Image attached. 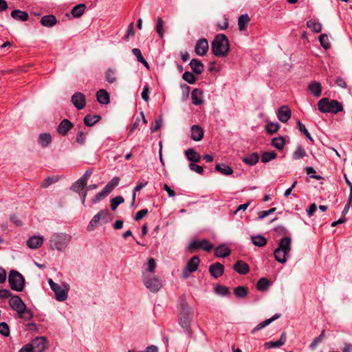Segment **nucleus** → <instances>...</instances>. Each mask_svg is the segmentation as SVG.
Here are the masks:
<instances>
[{
	"label": "nucleus",
	"instance_id": "nucleus-1",
	"mask_svg": "<svg viewBox=\"0 0 352 352\" xmlns=\"http://www.w3.org/2000/svg\"><path fill=\"white\" fill-rule=\"evenodd\" d=\"M177 320L180 327L189 336L192 335L191 322L193 317V309L187 302L184 296H180L177 305Z\"/></svg>",
	"mask_w": 352,
	"mask_h": 352
},
{
	"label": "nucleus",
	"instance_id": "nucleus-2",
	"mask_svg": "<svg viewBox=\"0 0 352 352\" xmlns=\"http://www.w3.org/2000/svg\"><path fill=\"white\" fill-rule=\"evenodd\" d=\"M212 52L217 57H225L230 50V45L228 37L223 34H218L215 36L211 45Z\"/></svg>",
	"mask_w": 352,
	"mask_h": 352
},
{
	"label": "nucleus",
	"instance_id": "nucleus-3",
	"mask_svg": "<svg viewBox=\"0 0 352 352\" xmlns=\"http://www.w3.org/2000/svg\"><path fill=\"white\" fill-rule=\"evenodd\" d=\"M292 239L289 236L282 238L278 243V246L274 251V256L276 261L285 263L291 251Z\"/></svg>",
	"mask_w": 352,
	"mask_h": 352
},
{
	"label": "nucleus",
	"instance_id": "nucleus-4",
	"mask_svg": "<svg viewBox=\"0 0 352 352\" xmlns=\"http://www.w3.org/2000/svg\"><path fill=\"white\" fill-rule=\"evenodd\" d=\"M72 236L66 233H53L49 240V245L51 250H56L59 252H63L69 242Z\"/></svg>",
	"mask_w": 352,
	"mask_h": 352
},
{
	"label": "nucleus",
	"instance_id": "nucleus-5",
	"mask_svg": "<svg viewBox=\"0 0 352 352\" xmlns=\"http://www.w3.org/2000/svg\"><path fill=\"white\" fill-rule=\"evenodd\" d=\"M318 110L322 113H338L343 110L342 105L336 100H329L327 98L320 99L318 102Z\"/></svg>",
	"mask_w": 352,
	"mask_h": 352
},
{
	"label": "nucleus",
	"instance_id": "nucleus-6",
	"mask_svg": "<svg viewBox=\"0 0 352 352\" xmlns=\"http://www.w3.org/2000/svg\"><path fill=\"white\" fill-rule=\"evenodd\" d=\"M48 283L51 289L55 294L56 299L58 301L63 302L67 300L68 292L69 291V286L67 283L63 284V287L54 283L51 278L48 280Z\"/></svg>",
	"mask_w": 352,
	"mask_h": 352
},
{
	"label": "nucleus",
	"instance_id": "nucleus-7",
	"mask_svg": "<svg viewBox=\"0 0 352 352\" xmlns=\"http://www.w3.org/2000/svg\"><path fill=\"white\" fill-rule=\"evenodd\" d=\"M9 285L12 290L23 291L25 285V278L19 272L11 270L8 276Z\"/></svg>",
	"mask_w": 352,
	"mask_h": 352
},
{
	"label": "nucleus",
	"instance_id": "nucleus-8",
	"mask_svg": "<svg viewBox=\"0 0 352 352\" xmlns=\"http://www.w3.org/2000/svg\"><path fill=\"white\" fill-rule=\"evenodd\" d=\"M142 278L144 286L153 293L157 292L162 287V282L157 276L142 274Z\"/></svg>",
	"mask_w": 352,
	"mask_h": 352
},
{
	"label": "nucleus",
	"instance_id": "nucleus-9",
	"mask_svg": "<svg viewBox=\"0 0 352 352\" xmlns=\"http://www.w3.org/2000/svg\"><path fill=\"white\" fill-rule=\"evenodd\" d=\"M93 173V170L91 168H89L85 171L83 175L78 179L71 187V189L78 194H80V192L82 191L85 186L87 185L88 179L91 177Z\"/></svg>",
	"mask_w": 352,
	"mask_h": 352
},
{
	"label": "nucleus",
	"instance_id": "nucleus-10",
	"mask_svg": "<svg viewBox=\"0 0 352 352\" xmlns=\"http://www.w3.org/2000/svg\"><path fill=\"white\" fill-rule=\"evenodd\" d=\"M200 259L199 256H192L187 263L186 266L182 270V277L187 279L190 276V274L197 271L199 264Z\"/></svg>",
	"mask_w": 352,
	"mask_h": 352
},
{
	"label": "nucleus",
	"instance_id": "nucleus-11",
	"mask_svg": "<svg viewBox=\"0 0 352 352\" xmlns=\"http://www.w3.org/2000/svg\"><path fill=\"white\" fill-rule=\"evenodd\" d=\"M47 340L43 336L36 337L29 343L34 352H44L47 349Z\"/></svg>",
	"mask_w": 352,
	"mask_h": 352
},
{
	"label": "nucleus",
	"instance_id": "nucleus-12",
	"mask_svg": "<svg viewBox=\"0 0 352 352\" xmlns=\"http://www.w3.org/2000/svg\"><path fill=\"white\" fill-rule=\"evenodd\" d=\"M213 248L212 244H211L208 240L204 239L201 241L195 240L192 241L188 245V250L192 252L194 250L202 249L206 252H209Z\"/></svg>",
	"mask_w": 352,
	"mask_h": 352
},
{
	"label": "nucleus",
	"instance_id": "nucleus-13",
	"mask_svg": "<svg viewBox=\"0 0 352 352\" xmlns=\"http://www.w3.org/2000/svg\"><path fill=\"white\" fill-rule=\"evenodd\" d=\"M9 305L17 313L22 312L26 308L25 304L19 296H12L9 300Z\"/></svg>",
	"mask_w": 352,
	"mask_h": 352
},
{
	"label": "nucleus",
	"instance_id": "nucleus-14",
	"mask_svg": "<svg viewBox=\"0 0 352 352\" xmlns=\"http://www.w3.org/2000/svg\"><path fill=\"white\" fill-rule=\"evenodd\" d=\"M72 102L78 110H81L85 108L86 105V99L85 95L81 92H76L72 96Z\"/></svg>",
	"mask_w": 352,
	"mask_h": 352
},
{
	"label": "nucleus",
	"instance_id": "nucleus-15",
	"mask_svg": "<svg viewBox=\"0 0 352 352\" xmlns=\"http://www.w3.org/2000/svg\"><path fill=\"white\" fill-rule=\"evenodd\" d=\"M209 49L208 43L206 38L199 39L195 47V52L199 56L206 54Z\"/></svg>",
	"mask_w": 352,
	"mask_h": 352
},
{
	"label": "nucleus",
	"instance_id": "nucleus-16",
	"mask_svg": "<svg viewBox=\"0 0 352 352\" xmlns=\"http://www.w3.org/2000/svg\"><path fill=\"white\" fill-rule=\"evenodd\" d=\"M74 127V124L68 119L63 120L57 127V132L60 135L65 136Z\"/></svg>",
	"mask_w": 352,
	"mask_h": 352
},
{
	"label": "nucleus",
	"instance_id": "nucleus-17",
	"mask_svg": "<svg viewBox=\"0 0 352 352\" xmlns=\"http://www.w3.org/2000/svg\"><path fill=\"white\" fill-rule=\"evenodd\" d=\"M291 116V110L286 105L280 107L278 110L277 117L283 123L287 122L290 119Z\"/></svg>",
	"mask_w": 352,
	"mask_h": 352
},
{
	"label": "nucleus",
	"instance_id": "nucleus-18",
	"mask_svg": "<svg viewBox=\"0 0 352 352\" xmlns=\"http://www.w3.org/2000/svg\"><path fill=\"white\" fill-rule=\"evenodd\" d=\"M209 272L214 278L221 276L224 272V266L220 263H215L209 267Z\"/></svg>",
	"mask_w": 352,
	"mask_h": 352
},
{
	"label": "nucleus",
	"instance_id": "nucleus-19",
	"mask_svg": "<svg viewBox=\"0 0 352 352\" xmlns=\"http://www.w3.org/2000/svg\"><path fill=\"white\" fill-rule=\"evenodd\" d=\"M43 241L44 238L42 236H32L28 239L26 244L31 249H37L43 244Z\"/></svg>",
	"mask_w": 352,
	"mask_h": 352
},
{
	"label": "nucleus",
	"instance_id": "nucleus-20",
	"mask_svg": "<svg viewBox=\"0 0 352 352\" xmlns=\"http://www.w3.org/2000/svg\"><path fill=\"white\" fill-rule=\"evenodd\" d=\"M233 269L240 274H247L250 271V267L248 263L243 261H237L233 266Z\"/></svg>",
	"mask_w": 352,
	"mask_h": 352
},
{
	"label": "nucleus",
	"instance_id": "nucleus-21",
	"mask_svg": "<svg viewBox=\"0 0 352 352\" xmlns=\"http://www.w3.org/2000/svg\"><path fill=\"white\" fill-rule=\"evenodd\" d=\"M287 340V336L286 333L283 332L282 333L280 338L277 341H270L267 342H265L264 344L265 348L270 349V348H276L279 347L282 345H283L286 342Z\"/></svg>",
	"mask_w": 352,
	"mask_h": 352
},
{
	"label": "nucleus",
	"instance_id": "nucleus-22",
	"mask_svg": "<svg viewBox=\"0 0 352 352\" xmlns=\"http://www.w3.org/2000/svg\"><path fill=\"white\" fill-rule=\"evenodd\" d=\"M280 317V314H274L272 317H271L270 318H268L264 321H263L262 322L259 323L258 325H256L251 331V333L254 334L255 333L256 331L263 329L264 327H267V325H269L270 324H271L273 321H274L275 320L279 318Z\"/></svg>",
	"mask_w": 352,
	"mask_h": 352
},
{
	"label": "nucleus",
	"instance_id": "nucleus-23",
	"mask_svg": "<svg viewBox=\"0 0 352 352\" xmlns=\"http://www.w3.org/2000/svg\"><path fill=\"white\" fill-rule=\"evenodd\" d=\"M10 15L14 20L22 22L27 21L29 19L28 12L20 10H14Z\"/></svg>",
	"mask_w": 352,
	"mask_h": 352
},
{
	"label": "nucleus",
	"instance_id": "nucleus-24",
	"mask_svg": "<svg viewBox=\"0 0 352 352\" xmlns=\"http://www.w3.org/2000/svg\"><path fill=\"white\" fill-rule=\"evenodd\" d=\"M189 65L193 72L196 74H201L204 70V64L198 59H192Z\"/></svg>",
	"mask_w": 352,
	"mask_h": 352
},
{
	"label": "nucleus",
	"instance_id": "nucleus-25",
	"mask_svg": "<svg viewBox=\"0 0 352 352\" xmlns=\"http://www.w3.org/2000/svg\"><path fill=\"white\" fill-rule=\"evenodd\" d=\"M204 137V130L199 125L191 127V138L195 141H200Z\"/></svg>",
	"mask_w": 352,
	"mask_h": 352
},
{
	"label": "nucleus",
	"instance_id": "nucleus-26",
	"mask_svg": "<svg viewBox=\"0 0 352 352\" xmlns=\"http://www.w3.org/2000/svg\"><path fill=\"white\" fill-rule=\"evenodd\" d=\"M96 97L98 102L100 104H107L110 102L109 95L105 89H101L98 90Z\"/></svg>",
	"mask_w": 352,
	"mask_h": 352
},
{
	"label": "nucleus",
	"instance_id": "nucleus-27",
	"mask_svg": "<svg viewBox=\"0 0 352 352\" xmlns=\"http://www.w3.org/2000/svg\"><path fill=\"white\" fill-rule=\"evenodd\" d=\"M203 91L200 89H194L191 93L192 103L199 105L203 103Z\"/></svg>",
	"mask_w": 352,
	"mask_h": 352
},
{
	"label": "nucleus",
	"instance_id": "nucleus-28",
	"mask_svg": "<svg viewBox=\"0 0 352 352\" xmlns=\"http://www.w3.org/2000/svg\"><path fill=\"white\" fill-rule=\"evenodd\" d=\"M57 20L55 16L50 14L43 16L41 19V23L47 28H51L56 25Z\"/></svg>",
	"mask_w": 352,
	"mask_h": 352
},
{
	"label": "nucleus",
	"instance_id": "nucleus-29",
	"mask_svg": "<svg viewBox=\"0 0 352 352\" xmlns=\"http://www.w3.org/2000/svg\"><path fill=\"white\" fill-rule=\"evenodd\" d=\"M38 142L42 147L48 146L52 142V136L48 133H41L38 138Z\"/></svg>",
	"mask_w": 352,
	"mask_h": 352
},
{
	"label": "nucleus",
	"instance_id": "nucleus-30",
	"mask_svg": "<svg viewBox=\"0 0 352 352\" xmlns=\"http://www.w3.org/2000/svg\"><path fill=\"white\" fill-rule=\"evenodd\" d=\"M230 254V250L224 245H219L214 250V255L218 258L226 257L229 256Z\"/></svg>",
	"mask_w": 352,
	"mask_h": 352
},
{
	"label": "nucleus",
	"instance_id": "nucleus-31",
	"mask_svg": "<svg viewBox=\"0 0 352 352\" xmlns=\"http://www.w3.org/2000/svg\"><path fill=\"white\" fill-rule=\"evenodd\" d=\"M308 90L316 97H319L321 95L322 87L321 85L316 81L311 82L308 85Z\"/></svg>",
	"mask_w": 352,
	"mask_h": 352
},
{
	"label": "nucleus",
	"instance_id": "nucleus-32",
	"mask_svg": "<svg viewBox=\"0 0 352 352\" xmlns=\"http://www.w3.org/2000/svg\"><path fill=\"white\" fill-rule=\"evenodd\" d=\"M101 119L100 116L88 114L84 118V124L87 126H92Z\"/></svg>",
	"mask_w": 352,
	"mask_h": 352
},
{
	"label": "nucleus",
	"instance_id": "nucleus-33",
	"mask_svg": "<svg viewBox=\"0 0 352 352\" xmlns=\"http://www.w3.org/2000/svg\"><path fill=\"white\" fill-rule=\"evenodd\" d=\"M185 153L189 161L192 162H199L200 161V155L197 153L193 148H190L187 149Z\"/></svg>",
	"mask_w": 352,
	"mask_h": 352
},
{
	"label": "nucleus",
	"instance_id": "nucleus-34",
	"mask_svg": "<svg viewBox=\"0 0 352 352\" xmlns=\"http://www.w3.org/2000/svg\"><path fill=\"white\" fill-rule=\"evenodd\" d=\"M215 170L224 175H230L233 172L232 168L225 164H217L215 166Z\"/></svg>",
	"mask_w": 352,
	"mask_h": 352
},
{
	"label": "nucleus",
	"instance_id": "nucleus-35",
	"mask_svg": "<svg viewBox=\"0 0 352 352\" xmlns=\"http://www.w3.org/2000/svg\"><path fill=\"white\" fill-rule=\"evenodd\" d=\"M85 9L86 6L83 3H80L75 6L72 8L71 13L74 17L78 18L84 14Z\"/></svg>",
	"mask_w": 352,
	"mask_h": 352
},
{
	"label": "nucleus",
	"instance_id": "nucleus-36",
	"mask_svg": "<svg viewBox=\"0 0 352 352\" xmlns=\"http://www.w3.org/2000/svg\"><path fill=\"white\" fill-rule=\"evenodd\" d=\"M259 160V156L257 153H253L250 154V155L244 157L243 159V162L245 163L246 164L253 166L255 165Z\"/></svg>",
	"mask_w": 352,
	"mask_h": 352
},
{
	"label": "nucleus",
	"instance_id": "nucleus-37",
	"mask_svg": "<svg viewBox=\"0 0 352 352\" xmlns=\"http://www.w3.org/2000/svg\"><path fill=\"white\" fill-rule=\"evenodd\" d=\"M307 27L311 31L319 33L322 30V25L318 21L315 20H309L307 22Z\"/></svg>",
	"mask_w": 352,
	"mask_h": 352
},
{
	"label": "nucleus",
	"instance_id": "nucleus-38",
	"mask_svg": "<svg viewBox=\"0 0 352 352\" xmlns=\"http://www.w3.org/2000/svg\"><path fill=\"white\" fill-rule=\"evenodd\" d=\"M270 284V282L267 278H261L256 283V289L261 292L266 291L269 287Z\"/></svg>",
	"mask_w": 352,
	"mask_h": 352
},
{
	"label": "nucleus",
	"instance_id": "nucleus-39",
	"mask_svg": "<svg viewBox=\"0 0 352 352\" xmlns=\"http://www.w3.org/2000/svg\"><path fill=\"white\" fill-rule=\"evenodd\" d=\"M252 243L257 247H263L267 244V239L261 235L252 236Z\"/></svg>",
	"mask_w": 352,
	"mask_h": 352
},
{
	"label": "nucleus",
	"instance_id": "nucleus-40",
	"mask_svg": "<svg viewBox=\"0 0 352 352\" xmlns=\"http://www.w3.org/2000/svg\"><path fill=\"white\" fill-rule=\"evenodd\" d=\"M250 21V18L248 14H242L239 17L238 25L240 31H243L246 28L248 23Z\"/></svg>",
	"mask_w": 352,
	"mask_h": 352
},
{
	"label": "nucleus",
	"instance_id": "nucleus-41",
	"mask_svg": "<svg viewBox=\"0 0 352 352\" xmlns=\"http://www.w3.org/2000/svg\"><path fill=\"white\" fill-rule=\"evenodd\" d=\"M280 129V124L278 122H268L265 126L266 131L272 135L277 132Z\"/></svg>",
	"mask_w": 352,
	"mask_h": 352
},
{
	"label": "nucleus",
	"instance_id": "nucleus-42",
	"mask_svg": "<svg viewBox=\"0 0 352 352\" xmlns=\"http://www.w3.org/2000/svg\"><path fill=\"white\" fill-rule=\"evenodd\" d=\"M285 144V139L283 137L274 138L272 140V145L278 150L283 149Z\"/></svg>",
	"mask_w": 352,
	"mask_h": 352
},
{
	"label": "nucleus",
	"instance_id": "nucleus-43",
	"mask_svg": "<svg viewBox=\"0 0 352 352\" xmlns=\"http://www.w3.org/2000/svg\"><path fill=\"white\" fill-rule=\"evenodd\" d=\"M277 157V154L274 151L264 152L261 155V162L263 163H267Z\"/></svg>",
	"mask_w": 352,
	"mask_h": 352
},
{
	"label": "nucleus",
	"instance_id": "nucleus-44",
	"mask_svg": "<svg viewBox=\"0 0 352 352\" xmlns=\"http://www.w3.org/2000/svg\"><path fill=\"white\" fill-rule=\"evenodd\" d=\"M148 184V182L144 181V179L140 180L138 183V185L135 187L133 190V197H132V204H134L136 197V192L141 190L144 187H145Z\"/></svg>",
	"mask_w": 352,
	"mask_h": 352
},
{
	"label": "nucleus",
	"instance_id": "nucleus-45",
	"mask_svg": "<svg viewBox=\"0 0 352 352\" xmlns=\"http://www.w3.org/2000/svg\"><path fill=\"white\" fill-rule=\"evenodd\" d=\"M164 21L161 17H157L156 23V31L159 36L162 38L164 36Z\"/></svg>",
	"mask_w": 352,
	"mask_h": 352
},
{
	"label": "nucleus",
	"instance_id": "nucleus-46",
	"mask_svg": "<svg viewBox=\"0 0 352 352\" xmlns=\"http://www.w3.org/2000/svg\"><path fill=\"white\" fill-rule=\"evenodd\" d=\"M306 155V151L302 146H298L293 153V158L294 160H299Z\"/></svg>",
	"mask_w": 352,
	"mask_h": 352
},
{
	"label": "nucleus",
	"instance_id": "nucleus-47",
	"mask_svg": "<svg viewBox=\"0 0 352 352\" xmlns=\"http://www.w3.org/2000/svg\"><path fill=\"white\" fill-rule=\"evenodd\" d=\"M319 41L322 47L327 50L330 48L331 43L329 40V37L326 34H322L319 37Z\"/></svg>",
	"mask_w": 352,
	"mask_h": 352
},
{
	"label": "nucleus",
	"instance_id": "nucleus-48",
	"mask_svg": "<svg viewBox=\"0 0 352 352\" xmlns=\"http://www.w3.org/2000/svg\"><path fill=\"white\" fill-rule=\"evenodd\" d=\"M124 201L122 196H116V197L111 199V208L112 210H115L118 206L123 203Z\"/></svg>",
	"mask_w": 352,
	"mask_h": 352
},
{
	"label": "nucleus",
	"instance_id": "nucleus-49",
	"mask_svg": "<svg viewBox=\"0 0 352 352\" xmlns=\"http://www.w3.org/2000/svg\"><path fill=\"white\" fill-rule=\"evenodd\" d=\"M105 79L109 83H113L116 80L115 70L108 69L105 73Z\"/></svg>",
	"mask_w": 352,
	"mask_h": 352
},
{
	"label": "nucleus",
	"instance_id": "nucleus-50",
	"mask_svg": "<svg viewBox=\"0 0 352 352\" xmlns=\"http://www.w3.org/2000/svg\"><path fill=\"white\" fill-rule=\"evenodd\" d=\"M100 221H101V219L97 214L94 215L87 226V230L91 231L94 230L98 226Z\"/></svg>",
	"mask_w": 352,
	"mask_h": 352
},
{
	"label": "nucleus",
	"instance_id": "nucleus-51",
	"mask_svg": "<svg viewBox=\"0 0 352 352\" xmlns=\"http://www.w3.org/2000/svg\"><path fill=\"white\" fill-rule=\"evenodd\" d=\"M58 181V177L57 176L48 177L43 180V183L41 184V187L44 188H47L49 186L56 183Z\"/></svg>",
	"mask_w": 352,
	"mask_h": 352
},
{
	"label": "nucleus",
	"instance_id": "nucleus-52",
	"mask_svg": "<svg viewBox=\"0 0 352 352\" xmlns=\"http://www.w3.org/2000/svg\"><path fill=\"white\" fill-rule=\"evenodd\" d=\"M234 293L239 298H244L247 296L248 290L245 287L238 286L234 289Z\"/></svg>",
	"mask_w": 352,
	"mask_h": 352
},
{
	"label": "nucleus",
	"instance_id": "nucleus-53",
	"mask_svg": "<svg viewBox=\"0 0 352 352\" xmlns=\"http://www.w3.org/2000/svg\"><path fill=\"white\" fill-rule=\"evenodd\" d=\"M182 78L189 84H194L196 81L195 75L190 72H185L182 75Z\"/></svg>",
	"mask_w": 352,
	"mask_h": 352
},
{
	"label": "nucleus",
	"instance_id": "nucleus-54",
	"mask_svg": "<svg viewBox=\"0 0 352 352\" xmlns=\"http://www.w3.org/2000/svg\"><path fill=\"white\" fill-rule=\"evenodd\" d=\"M87 134V132H84L82 131H78L76 139V142L80 145H84L86 142Z\"/></svg>",
	"mask_w": 352,
	"mask_h": 352
},
{
	"label": "nucleus",
	"instance_id": "nucleus-55",
	"mask_svg": "<svg viewBox=\"0 0 352 352\" xmlns=\"http://www.w3.org/2000/svg\"><path fill=\"white\" fill-rule=\"evenodd\" d=\"M18 314L19 318L26 320H29L33 317L32 312L30 310L27 309V308H25L22 312H19Z\"/></svg>",
	"mask_w": 352,
	"mask_h": 352
},
{
	"label": "nucleus",
	"instance_id": "nucleus-56",
	"mask_svg": "<svg viewBox=\"0 0 352 352\" xmlns=\"http://www.w3.org/2000/svg\"><path fill=\"white\" fill-rule=\"evenodd\" d=\"M297 124L299 131L302 133L309 140L313 141V138L306 129L305 126L299 120L297 122Z\"/></svg>",
	"mask_w": 352,
	"mask_h": 352
},
{
	"label": "nucleus",
	"instance_id": "nucleus-57",
	"mask_svg": "<svg viewBox=\"0 0 352 352\" xmlns=\"http://www.w3.org/2000/svg\"><path fill=\"white\" fill-rule=\"evenodd\" d=\"M324 330H322L319 336L315 338L310 344V348L314 349L324 338Z\"/></svg>",
	"mask_w": 352,
	"mask_h": 352
},
{
	"label": "nucleus",
	"instance_id": "nucleus-58",
	"mask_svg": "<svg viewBox=\"0 0 352 352\" xmlns=\"http://www.w3.org/2000/svg\"><path fill=\"white\" fill-rule=\"evenodd\" d=\"M0 333L4 336H8L10 335L9 326L5 322L0 323Z\"/></svg>",
	"mask_w": 352,
	"mask_h": 352
},
{
	"label": "nucleus",
	"instance_id": "nucleus-59",
	"mask_svg": "<svg viewBox=\"0 0 352 352\" xmlns=\"http://www.w3.org/2000/svg\"><path fill=\"white\" fill-rule=\"evenodd\" d=\"M215 292L218 294H220V295H222V296H226L228 294L229 292V289L228 287H226V286H223V285H217L216 287H215Z\"/></svg>",
	"mask_w": 352,
	"mask_h": 352
},
{
	"label": "nucleus",
	"instance_id": "nucleus-60",
	"mask_svg": "<svg viewBox=\"0 0 352 352\" xmlns=\"http://www.w3.org/2000/svg\"><path fill=\"white\" fill-rule=\"evenodd\" d=\"M276 210V208H272L267 210H263V211H260L258 213V218L259 219H264L265 217H267L268 215L272 214L273 212H274Z\"/></svg>",
	"mask_w": 352,
	"mask_h": 352
},
{
	"label": "nucleus",
	"instance_id": "nucleus-61",
	"mask_svg": "<svg viewBox=\"0 0 352 352\" xmlns=\"http://www.w3.org/2000/svg\"><path fill=\"white\" fill-rule=\"evenodd\" d=\"M162 122L161 119L155 120V122L151 126V133H155L162 126Z\"/></svg>",
	"mask_w": 352,
	"mask_h": 352
},
{
	"label": "nucleus",
	"instance_id": "nucleus-62",
	"mask_svg": "<svg viewBox=\"0 0 352 352\" xmlns=\"http://www.w3.org/2000/svg\"><path fill=\"white\" fill-rule=\"evenodd\" d=\"M150 87L148 85H146L144 87L143 91L141 94L142 98L145 101L148 102L149 100L148 93H149Z\"/></svg>",
	"mask_w": 352,
	"mask_h": 352
},
{
	"label": "nucleus",
	"instance_id": "nucleus-63",
	"mask_svg": "<svg viewBox=\"0 0 352 352\" xmlns=\"http://www.w3.org/2000/svg\"><path fill=\"white\" fill-rule=\"evenodd\" d=\"M156 267L155 260L153 258H150L148 261V272L153 273Z\"/></svg>",
	"mask_w": 352,
	"mask_h": 352
},
{
	"label": "nucleus",
	"instance_id": "nucleus-64",
	"mask_svg": "<svg viewBox=\"0 0 352 352\" xmlns=\"http://www.w3.org/2000/svg\"><path fill=\"white\" fill-rule=\"evenodd\" d=\"M97 215L100 217V219L104 221L110 215V212L108 209H104L99 212Z\"/></svg>",
	"mask_w": 352,
	"mask_h": 352
}]
</instances>
